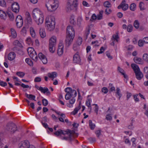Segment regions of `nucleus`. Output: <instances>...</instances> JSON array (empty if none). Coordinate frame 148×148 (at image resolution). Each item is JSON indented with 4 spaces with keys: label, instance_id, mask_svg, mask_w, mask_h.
<instances>
[{
    "label": "nucleus",
    "instance_id": "f257e3e1",
    "mask_svg": "<svg viewBox=\"0 0 148 148\" xmlns=\"http://www.w3.org/2000/svg\"><path fill=\"white\" fill-rule=\"evenodd\" d=\"M33 17L36 23L38 25L41 24L44 21L43 13L37 8H35L33 11Z\"/></svg>",
    "mask_w": 148,
    "mask_h": 148
},
{
    "label": "nucleus",
    "instance_id": "f03ea898",
    "mask_svg": "<svg viewBox=\"0 0 148 148\" xmlns=\"http://www.w3.org/2000/svg\"><path fill=\"white\" fill-rule=\"evenodd\" d=\"M75 36V32L72 26L67 27L66 32V37L65 39L66 45L69 46L72 43Z\"/></svg>",
    "mask_w": 148,
    "mask_h": 148
},
{
    "label": "nucleus",
    "instance_id": "7ed1b4c3",
    "mask_svg": "<svg viewBox=\"0 0 148 148\" xmlns=\"http://www.w3.org/2000/svg\"><path fill=\"white\" fill-rule=\"evenodd\" d=\"M58 0H51L46 4V6L48 11L53 12L55 11L58 7Z\"/></svg>",
    "mask_w": 148,
    "mask_h": 148
},
{
    "label": "nucleus",
    "instance_id": "20e7f679",
    "mask_svg": "<svg viewBox=\"0 0 148 148\" xmlns=\"http://www.w3.org/2000/svg\"><path fill=\"white\" fill-rule=\"evenodd\" d=\"M45 24L48 30L49 31L53 30L55 28V25L54 17L53 16H51L49 18H46Z\"/></svg>",
    "mask_w": 148,
    "mask_h": 148
},
{
    "label": "nucleus",
    "instance_id": "39448f33",
    "mask_svg": "<svg viewBox=\"0 0 148 148\" xmlns=\"http://www.w3.org/2000/svg\"><path fill=\"white\" fill-rule=\"evenodd\" d=\"M54 134L57 136L60 135L62 134L63 135L67 134L69 135V136H71L72 138H73V140L75 136L77 137L78 136V134H76L75 131L73 130H69L67 132L60 129H59L54 133Z\"/></svg>",
    "mask_w": 148,
    "mask_h": 148
},
{
    "label": "nucleus",
    "instance_id": "423d86ee",
    "mask_svg": "<svg viewBox=\"0 0 148 148\" xmlns=\"http://www.w3.org/2000/svg\"><path fill=\"white\" fill-rule=\"evenodd\" d=\"M78 3L77 0H69L67 6V11L71 10L76 11L77 10Z\"/></svg>",
    "mask_w": 148,
    "mask_h": 148
},
{
    "label": "nucleus",
    "instance_id": "0eeeda50",
    "mask_svg": "<svg viewBox=\"0 0 148 148\" xmlns=\"http://www.w3.org/2000/svg\"><path fill=\"white\" fill-rule=\"evenodd\" d=\"M56 38L53 36L49 39V48L50 51L51 53H53L55 50L56 45Z\"/></svg>",
    "mask_w": 148,
    "mask_h": 148
},
{
    "label": "nucleus",
    "instance_id": "6e6552de",
    "mask_svg": "<svg viewBox=\"0 0 148 148\" xmlns=\"http://www.w3.org/2000/svg\"><path fill=\"white\" fill-rule=\"evenodd\" d=\"M27 51L29 56L31 58L35 61L37 60L38 59L37 54L32 47L28 48L27 49Z\"/></svg>",
    "mask_w": 148,
    "mask_h": 148
},
{
    "label": "nucleus",
    "instance_id": "1a4fd4ad",
    "mask_svg": "<svg viewBox=\"0 0 148 148\" xmlns=\"http://www.w3.org/2000/svg\"><path fill=\"white\" fill-rule=\"evenodd\" d=\"M5 129L8 131L12 133H14L17 130L16 125L12 122L8 123L6 125Z\"/></svg>",
    "mask_w": 148,
    "mask_h": 148
},
{
    "label": "nucleus",
    "instance_id": "9d476101",
    "mask_svg": "<svg viewBox=\"0 0 148 148\" xmlns=\"http://www.w3.org/2000/svg\"><path fill=\"white\" fill-rule=\"evenodd\" d=\"M16 25L17 27L20 28L22 26L23 23V20L22 17L20 15L17 16L16 19Z\"/></svg>",
    "mask_w": 148,
    "mask_h": 148
},
{
    "label": "nucleus",
    "instance_id": "9b49d317",
    "mask_svg": "<svg viewBox=\"0 0 148 148\" xmlns=\"http://www.w3.org/2000/svg\"><path fill=\"white\" fill-rule=\"evenodd\" d=\"M29 143L27 140H25L21 142L18 144V148H28Z\"/></svg>",
    "mask_w": 148,
    "mask_h": 148
},
{
    "label": "nucleus",
    "instance_id": "f8f14e48",
    "mask_svg": "<svg viewBox=\"0 0 148 148\" xmlns=\"http://www.w3.org/2000/svg\"><path fill=\"white\" fill-rule=\"evenodd\" d=\"M81 60L79 53L78 52H77L73 56V62L75 63L79 64L80 63Z\"/></svg>",
    "mask_w": 148,
    "mask_h": 148
},
{
    "label": "nucleus",
    "instance_id": "ddd939ff",
    "mask_svg": "<svg viewBox=\"0 0 148 148\" xmlns=\"http://www.w3.org/2000/svg\"><path fill=\"white\" fill-rule=\"evenodd\" d=\"M131 66L134 71L135 74H140V73H142L137 65L135 64H131Z\"/></svg>",
    "mask_w": 148,
    "mask_h": 148
},
{
    "label": "nucleus",
    "instance_id": "4468645a",
    "mask_svg": "<svg viewBox=\"0 0 148 148\" xmlns=\"http://www.w3.org/2000/svg\"><path fill=\"white\" fill-rule=\"evenodd\" d=\"M19 6L18 4L16 2L13 3L12 5V11L16 13H18L19 10Z\"/></svg>",
    "mask_w": 148,
    "mask_h": 148
},
{
    "label": "nucleus",
    "instance_id": "2eb2a0df",
    "mask_svg": "<svg viewBox=\"0 0 148 148\" xmlns=\"http://www.w3.org/2000/svg\"><path fill=\"white\" fill-rule=\"evenodd\" d=\"M125 0L123 1L122 3L118 7V8L120 9L122 8V10L124 11L127 10L128 8V5L127 4H125Z\"/></svg>",
    "mask_w": 148,
    "mask_h": 148
},
{
    "label": "nucleus",
    "instance_id": "dca6fc26",
    "mask_svg": "<svg viewBox=\"0 0 148 148\" xmlns=\"http://www.w3.org/2000/svg\"><path fill=\"white\" fill-rule=\"evenodd\" d=\"M38 57L44 64H46L47 63V60L46 56L42 53H39Z\"/></svg>",
    "mask_w": 148,
    "mask_h": 148
},
{
    "label": "nucleus",
    "instance_id": "f3484780",
    "mask_svg": "<svg viewBox=\"0 0 148 148\" xmlns=\"http://www.w3.org/2000/svg\"><path fill=\"white\" fill-rule=\"evenodd\" d=\"M64 46L61 44H60L58 49L57 53L58 55L60 56L62 55L63 52Z\"/></svg>",
    "mask_w": 148,
    "mask_h": 148
},
{
    "label": "nucleus",
    "instance_id": "a211bd4d",
    "mask_svg": "<svg viewBox=\"0 0 148 148\" xmlns=\"http://www.w3.org/2000/svg\"><path fill=\"white\" fill-rule=\"evenodd\" d=\"M39 90L44 93H45L46 92L47 95H49L50 94L48 89L47 87H44L43 88L42 87L40 86L39 88Z\"/></svg>",
    "mask_w": 148,
    "mask_h": 148
},
{
    "label": "nucleus",
    "instance_id": "6ab92c4d",
    "mask_svg": "<svg viewBox=\"0 0 148 148\" xmlns=\"http://www.w3.org/2000/svg\"><path fill=\"white\" fill-rule=\"evenodd\" d=\"M134 61L136 63L143 64H144V62L142 59L138 57H135L133 59Z\"/></svg>",
    "mask_w": 148,
    "mask_h": 148
},
{
    "label": "nucleus",
    "instance_id": "aec40b11",
    "mask_svg": "<svg viewBox=\"0 0 148 148\" xmlns=\"http://www.w3.org/2000/svg\"><path fill=\"white\" fill-rule=\"evenodd\" d=\"M16 55L13 52H10L8 55V59L9 60H12L15 58Z\"/></svg>",
    "mask_w": 148,
    "mask_h": 148
},
{
    "label": "nucleus",
    "instance_id": "412c9836",
    "mask_svg": "<svg viewBox=\"0 0 148 148\" xmlns=\"http://www.w3.org/2000/svg\"><path fill=\"white\" fill-rule=\"evenodd\" d=\"M0 17L2 19H5L7 17V14L3 10H0Z\"/></svg>",
    "mask_w": 148,
    "mask_h": 148
},
{
    "label": "nucleus",
    "instance_id": "4be33fe9",
    "mask_svg": "<svg viewBox=\"0 0 148 148\" xmlns=\"http://www.w3.org/2000/svg\"><path fill=\"white\" fill-rule=\"evenodd\" d=\"M119 37L118 35V33H116V34H114L112 36L111 40H114L117 42L119 41Z\"/></svg>",
    "mask_w": 148,
    "mask_h": 148
},
{
    "label": "nucleus",
    "instance_id": "5701e85b",
    "mask_svg": "<svg viewBox=\"0 0 148 148\" xmlns=\"http://www.w3.org/2000/svg\"><path fill=\"white\" fill-rule=\"evenodd\" d=\"M26 97L28 98L29 99L31 100H33L36 101L35 99L36 98L35 96L32 94H28L27 93L25 94Z\"/></svg>",
    "mask_w": 148,
    "mask_h": 148
},
{
    "label": "nucleus",
    "instance_id": "b1692460",
    "mask_svg": "<svg viewBox=\"0 0 148 148\" xmlns=\"http://www.w3.org/2000/svg\"><path fill=\"white\" fill-rule=\"evenodd\" d=\"M103 11L101 10L99 12V14L97 16V19L98 20L102 19L103 18Z\"/></svg>",
    "mask_w": 148,
    "mask_h": 148
},
{
    "label": "nucleus",
    "instance_id": "393cba45",
    "mask_svg": "<svg viewBox=\"0 0 148 148\" xmlns=\"http://www.w3.org/2000/svg\"><path fill=\"white\" fill-rule=\"evenodd\" d=\"M39 33L40 36L41 38H44L45 37L46 33L44 29L40 28V30Z\"/></svg>",
    "mask_w": 148,
    "mask_h": 148
},
{
    "label": "nucleus",
    "instance_id": "a878e982",
    "mask_svg": "<svg viewBox=\"0 0 148 148\" xmlns=\"http://www.w3.org/2000/svg\"><path fill=\"white\" fill-rule=\"evenodd\" d=\"M7 13L10 20H13L14 19V16L12 13L10 11H8Z\"/></svg>",
    "mask_w": 148,
    "mask_h": 148
},
{
    "label": "nucleus",
    "instance_id": "bb28decb",
    "mask_svg": "<svg viewBox=\"0 0 148 148\" xmlns=\"http://www.w3.org/2000/svg\"><path fill=\"white\" fill-rule=\"evenodd\" d=\"M27 28L25 27H23L21 31V34L23 36H25L27 34Z\"/></svg>",
    "mask_w": 148,
    "mask_h": 148
},
{
    "label": "nucleus",
    "instance_id": "cd10ccee",
    "mask_svg": "<svg viewBox=\"0 0 148 148\" xmlns=\"http://www.w3.org/2000/svg\"><path fill=\"white\" fill-rule=\"evenodd\" d=\"M68 136H65L64 137L61 138L62 140H68L70 141H71L73 140V138H72L71 136H69L68 135Z\"/></svg>",
    "mask_w": 148,
    "mask_h": 148
},
{
    "label": "nucleus",
    "instance_id": "c85d7f7f",
    "mask_svg": "<svg viewBox=\"0 0 148 148\" xmlns=\"http://www.w3.org/2000/svg\"><path fill=\"white\" fill-rule=\"evenodd\" d=\"M27 15L26 18V20L27 21V23L29 25H31L32 23V21L31 18L30 16V14L29 13H27Z\"/></svg>",
    "mask_w": 148,
    "mask_h": 148
},
{
    "label": "nucleus",
    "instance_id": "c756f323",
    "mask_svg": "<svg viewBox=\"0 0 148 148\" xmlns=\"http://www.w3.org/2000/svg\"><path fill=\"white\" fill-rule=\"evenodd\" d=\"M116 94L119 97V99L120 100L121 97L122 95L121 93V92L120 88H117L116 89Z\"/></svg>",
    "mask_w": 148,
    "mask_h": 148
},
{
    "label": "nucleus",
    "instance_id": "7c9ffc66",
    "mask_svg": "<svg viewBox=\"0 0 148 148\" xmlns=\"http://www.w3.org/2000/svg\"><path fill=\"white\" fill-rule=\"evenodd\" d=\"M27 43L29 45H32L33 41L30 37H28L26 39Z\"/></svg>",
    "mask_w": 148,
    "mask_h": 148
},
{
    "label": "nucleus",
    "instance_id": "2f4dec72",
    "mask_svg": "<svg viewBox=\"0 0 148 148\" xmlns=\"http://www.w3.org/2000/svg\"><path fill=\"white\" fill-rule=\"evenodd\" d=\"M30 32L31 35L33 38L35 37L36 34L34 29L33 27H31L30 29Z\"/></svg>",
    "mask_w": 148,
    "mask_h": 148
},
{
    "label": "nucleus",
    "instance_id": "473e14b6",
    "mask_svg": "<svg viewBox=\"0 0 148 148\" xmlns=\"http://www.w3.org/2000/svg\"><path fill=\"white\" fill-rule=\"evenodd\" d=\"M89 126L91 130H93L95 127V124L92 123V121L91 120L89 121Z\"/></svg>",
    "mask_w": 148,
    "mask_h": 148
},
{
    "label": "nucleus",
    "instance_id": "72a5a7b5",
    "mask_svg": "<svg viewBox=\"0 0 148 148\" xmlns=\"http://www.w3.org/2000/svg\"><path fill=\"white\" fill-rule=\"evenodd\" d=\"M81 107L78 106L77 107L75 108L73 111L71 112V114L74 115L76 114L77 112L80 109Z\"/></svg>",
    "mask_w": 148,
    "mask_h": 148
},
{
    "label": "nucleus",
    "instance_id": "f704fd0d",
    "mask_svg": "<svg viewBox=\"0 0 148 148\" xmlns=\"http://www.w3.org/2000/svg\"><path fill=\"white\" fill-rule=\"evenodd\" d=\"M70 93L72 96V97H75L77 95V93L76 91L75 90H73L72 89V90H71Z\"/></svg>",
    "mask_w": 148,
    "mask_h": 148
},
{
    "label": "nucleus",
    "instance_id": "c9c22d12",
    "mask_svg": "<svg viewBox=\"0 0 148 148\" xmlns=\"http://www.w3.org/2000/svg\"><path fill=\"white\" fill-rule=\"evenodd\" d=\"M134 26L136 29L138 28L139 26V23L137 20H136L134 22Z\"/></svg>",
    "mask_w": 148,
    "mask_h": 148
},
{
    "label": "nucleus",
    "instance_id": "e433bc0d",
    "mask_svg": "<svg viewBox=\"0 0 148 148\" xmlns=\"http://www.w3.org/2000/svg\"><path fill=\"white\" fill-rule=\"evenodd\" d=\"M136 5L134 3L131 4L130 6V8L131 10L134 11L135 10Z\"/></svg>",
    "mask_w": 148,
    "mask_h": 148
},
{
    "label": "nucleus",
    "instance_id": "4c0bfd02",
    "mask_svg": "<svg viewBox=\"0 0 148 148\" xmlns=\"http://www.w3.org/2000/svg\"><path fill=\"white\" fill-rule=\"evenodd\" d=\"M82 42V39L81 37H78L76 44H77L78 46L80 45Z\"/></svg>",
    "mask_w": 148,
    "mask_h": 148
},
{
    "label": "nucleus",
    "instance_id": "58836bf2",
    "mask_svg": "<svg viewBox=\"0 0 148 148\" xmlns=\"http://www.w3.org/2000/svg\"><path fill=\"white\" fill-rule=\"evenodd\" d=\"M12 35L14 38H15L17 36L16 32L15 30L13 28L11 29Z\"/></svg>",
    "mask_w": 148,
    "mask_h": 148
},
{
    "label": "nucleus",
    "instance_id": "ea45409f",
    "mask_svg": "<svg viewBox=\"0 0 148 148\" xmlns=\"http://www.w3.org/2000/svg\"><path fill=\"white\" fill-rule=\"evenodd\" d=\"M26 62L30 66H32L33 64V63L32 60L29 58H26L25 60Z\"/></svg>",
    "mask_w": 148,
    "mask_h": 148
},
{
    "label": "nucleus",
    "instance_id": "a19ab883",
    "mask_svg": "<svg viewBox=\"0 0 148 148\" xmlns=\"http://www.w3.org/2000/svg\"><path fill=\"white\" fill-rule=\"evenodd\" d=\"M143 58L145 61L148 62V54L147 53L144 54L143 56Z\"/></svg>",
    "mask_w": 148,
    "mask_h": 148
},
{
    "label": "nucleus",
    "instance_id": "79ce46f5",
    "mask_svg": "<svg viewBox=\"0 0 148 148\" xmlns=\"http://www.w3.org/2000/svg\"><path fill=\"white\" fill-rule=\"evenodd\" d=\"M127 29L128 32H131L133 30V26L129 24L127 26Z\"/></svg>",
    "mask_w": 148,
    "mask_h": 148
},
{
    "label": "nucleus",
    "instance_id": "37998d69",
    "mask_svg": "<svg viewBox=\"0 0 148 148\" xmlns=\"http://www.w3.org/2000/svg\"><path fill=\"white\" fill-rule=\"evenodd\" d=\"M91 101V99H88L86 101V106H88V107H90V110H91V107L90 106V101Z\"/></svg>",
    "mask_w": 148,
    "mask_h": 148
},
{
    "label": "nucleus",
    "instance_id": "c03bdc74",
    "mask_svg": "<svg viewBox=\"0 0 148 148\" xmlns=\"http://www.w3.org/2000/svg\"><path fill=\"white\" fill-rule=\"evenodd\" d=\"M72 97V96L71 95L70 92L67 93L65 95V99L67 100H69Z\"/></svg>",
    "mask_w": 148,
    "mask_h": 148
},
{
    "label": "nucleus",
    "instance_id": "a18cd8bd",
    "mask_svg": "<svg viewBox=\"0 0 148 148\" xmlns=\"http://www.w3.org/2000/svg\"><path fill=\"white\" fill-rule=\"evenodd\" d=\"M104 6L106 8H109L111 6L110 3L108 1H106L104 2Z\"/></svg>",
    "mask_w": 148,
    "mask_h": 148
},
{
    "label": "nucleus",
    "instance_id": "49530a36",
    "mask_svg": "<svg viewBox=\"0 0 148 148\" xmlns=\"http://www.w3.org/2000/svg\"><path fill=\"white\" fill-rule=\"evenodd\" d=\"M0 5L3 7H5L6 3L4 0H0Z\"/></svg>",
    "mask_w": 148,
    "mask_h": 148
},
{
    "label": "nucleus",
    "instance_id": "de8ad7c7",
    "mask_svg": "<svg viewBox=\"0 0 148 148\" xmlns=\"http://www.w3.org/2000/svg\"><path fill=\"white\" fill-rule=\"evenodd\" d=\"M42 104L44 106H47L48 103V101L45 99H43L42 100Z\"/></svg>",
    "mask_w": 148,
    "mask_h": 148
},
{
    "label": "nucleus",
    "instance_id": "09e8293b",
    "mask_svg": "<svg viewBox=\"0 0 148 148\" xmlns=\"http://www.w3.org/2000/svg\"><path fill=\"white\" fill-rule=\"evenodd\" d=\"M144 3L142 2H140L139 5V7L141 10H145L144 7Z\"/></svg>",
    "mask_w": 148,
    "mask_h": 148
},
{
    "label": "nucleus",
    "instance_id": "8fccbe9b",
    "mask_svg": "<svg viewBox=\"0 0 148 148\" xmlns=\"http://www.w3.org/2000/svg\"><path fill=\"white\" fill-rule=\"evenodd\" d=\"M118 70L121 74H125V72L124 70L119 66L118 67Z\"/></svg>",
    "mask_w": 148,
    "mask_h": 148
},
{
    "label": "nucleus",
    "instance_id": "3c124183",
    "mask_svg": "<svg viewBox=\"0 0 148 148\" xmlns=\"http://www.w3.org/2000/svg\"><path fill=\"white\" fill-rule=\"evenodd\" d=\"M101 131L100 130H96L95 132V134L97 137L99 138L101 134Z\"/></svg>",
    "mask_w": 148,
    "mask_h": 148
},
{
    "label": "nucleus",
    "instance_id": "603ef678",
    "mask_svg": "<svg viewBox=\"0 0 148 148\" xmlns=\"http://www.w3.org/2000/svg\"><path fill=\"white\" fill-rule=\"evenodd\" d=\"M0 85L3 87H5L7 85V83L1 81L0 80Z\"/></svg>",
    "mask_w": 148,
    "mask_h": 148
},
{
    "label": "nucleus",
    "instance_id": "864d4df0",
    "mask_svg": "<svg viewBox=\"0 0 148 148\" xmlns=\"http://www.w3.org/2000/svg\"><path fill=\"white\" fill-rule=\"evenodd\" d=\"M112 12L111 10L109 8H107L106 9L105 13V14L108 15L110 14Z\"/></svg>",
    "mask_w": 148,
    "mask_h": 148
},
{
    "label": "nucleus",
    "instance_id": "5fc2aeb1",
    "mask_svg": "<svg viewBox=\"0 0 148 148\" xmlns=\"http://www.w3.org/2000/svg\"><path fill=\"white\" fill-rule=\"evenodd\" d=\"M101 91L102 92L105 94H106L108 92V90L106 87H104L102 88Z\"/></svg>",
    "mask_w": 148,
    "mask_h": 148
},
{
    "label": "nucleus",
    "instance_id": "6e6d98bb",
    "mask_svg": "<svg viewBox=\"0 0 148 148\" xmlns=\"http://www.w3.org/2000/svg\"><path fill=\"white\" fill-rule=\"evenodd\" d=\"M75 97H73V98L69 100V102L70 104H73L75 103V99L74 98Z\"/></svg>",
    "mask_w": 148,
    "mask_h": 148
},
{
    "label": "nucleus",
    "instance_id": "4d7b16f0",
    "mask_svg": "<svg viewBox=\"0 0 148 148\" xmlns=\"http://www.w3.org/2000/svg\"><path fill=\"white\" fill-rule=\"evenodd\" d=\"M143 77V75H136V78L138 80H140Z\"/></svg>",
    "mask_w": 148,
    "mask_h": 148
},
{
    "label": "nucleus",
    "instance_id": "13d9d810",
    "mask_svg": "<svg viewBox=\"0 0 148 148\" xmlns=\"http://www.w3.org/2000/svg\"><path fill=\"white\" fill-rule=\"evenodd\" d=\"M106 119L109 121H111L112 119V117L110 114H107L106 116Z\"/></svg>",
    "mask_w": 148,
    "mask_h": 148
},
{
    "label": "nucleus",
    "instance_id": "bf43d9fd",
    "mask_svg": "<svg viewBox=\"0 0 148 148\" xmlns=\"http://www.w3.org/2000/svg\"><path fill=\"white\" fill-rule=\"evenodd\" d=\"M106 55L107 56L109 59L110 60H111L113 58L110 55V53L108 51L106 52Z\"/></svg>",
    "mask_w": 148,
    "mask_h": 148
},
{
    "label": "nucleus",
    "instance_id": "052dcab7",
    "mask_svg": "<svg viewBox=\"0 0 148 148\" xmlns=\"http://www.w3.org/2000/svg\"><path fill=\"white\" fill-rule=\"evenodd\" d=\"M57 75H49L48 77L53 80V79L57 77Z\"/></svg>",
    "mask_w": 148,
    "mask_h": 148
},
{
    "label": "nucleus",
    "instance_id": "680f3d73",
    "mask_svg": "<svg viewBox=\"0 0 148 148\" xmlns=\"http://www.w3.org/2000/svg\"><path fill=\"white\" fill-rule=\"evenodd\" d=\"M71 90H72L71 88L70 87H67L65 89L64 91L66 92H67V93H68V92H70Z\"/></svg>",
    "mask_w": 148,
    "mask_h": 148
},
{
    "label": "nucleus",
    "instance_id": "e2e57ef3",
    "mask_svg": "<svg viewBox=\"0 0 148 148\" xmlns=\"http://www.w3.org/2000/svg\"><path fill=\"white\" fill-rule=\"evenodd\" d=\"M82 21V19L81 17H78L77 18V22L78 24H80L81 23Z\"/></svg>",
    "mask_w": 148,
    "mask_h": 148
},
{
    "label": "nucleus",
    "instance_id": "0e129e2a",
    "mask_svg": "<svg viewBox=\"0 0 148 148\" xmlns=\"http://www.w3.org/2000/svg\"><path fill=\"white\" fill-rule=\"evenodd\" d=\"M144 42L143 41V40H139L138 42V45L140 47L142 46L143 45Z\"/></svg>",
    "mask_w": 148,
    "mask_h": 148
},
{
    "label": "nucleus",
    "instance_id": "69168bd1",
    "mask_svg": "<svg viewBox=\"0 0 148 148\" xmlns=\"http://www.w3.org/2000/svg\"><path fill=\"white\" fill-rule=\"evenodd\" d=\"M34 81L35 82H39L41 81V79L40 77H36L35 78Z\"/></svg>",
    "mask_w": 148,
    "mask_h": 148
},
{
    "label": "nucleus",
    "instance_id": "338daca9",
    "mask_svg": "<svg viewBox=\"0 0 148 148\" xmlns=\"http://www.w3.org/2000/svg\"><path fill=\"white\" fill-rule=\"evenodd\" d=\"M79 46H78L77 44L76 43L74 44L73 45V49L75 51H76L77 50Z\"/></svg>",
    "mask_w": 148,
    "mask_h": 148
},
{
    "label": "nucleus",
    "instance_id": "774afa93",
    "mask_svg": "<svg viewBox=\"0 0 148 148\" xmlns=\"http://www.w3.org/2000/svg\"><path fill=\"white\" fill-rule=\"evenodd\" d=\"M144 73L148 74V67H145L144 69Z\"/></svg>",
    "mask_w": 148,
    "mask_h": 148
}]
</instances>
